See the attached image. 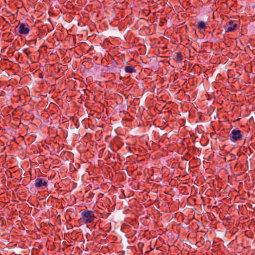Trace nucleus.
Segmentation results:
<instances>
[{"mask_svg":"<svg viewBox=\"0 0 255 255\" xmlns=\"http://www.w3.org/2000/svg\"><path fill=\"white\" fill-rule=\"evenodd\" d=\"M82 219L86 223H92L94 219L95 216L91 211L85 210L81 213Z\"/></svg>","mask_w":255,"mask_h":255,"instance_id":"f257e3e1","label":"nucleus"},{"mask_svg":"<svg viewBox=\"0 0 255 255\" xmlns=\"http://www.w3.org/2000/svg\"><path fill=\"white\" fill-rule=\"evenodd\" d=\"M229 137L232 141L236 142L242 139L243 136L240 130L234 129L231 131Z\"/></svg>","mask_w":255,"mask_h":255,"instance_id":"f03ea898","label":"nucleus"},{"mask_svg":"<svg viewBox=\"0 0 255 255\" xmlns=\"http://www.w3.org/2000/svg\"><path fill=\"white\" fill-rule=\"evenodd\" d=\"M18 28V32L20 34L27 35L30 31L29 26L26 23H19Z\"/></svg>","mask_w":255,"mask_h":255,"instance_id":"7ed1b4c3","label":"nucleus"},{"mask_svg":"<svg viewBox=\"0 0 255 255\" xmlns=\"http://www.w3.org/2000/svg\"><path fill=\"white\" fill-rule=\"evenodd\" d=\"M237 24L233 20H230L225 26L224 29L226 32H232L235 30L237 27Z\"/></svg>","mask_w":255,"mask_h":255,"instance_id":"20e7f679","label":"nucleus"},{"mask_svg":"<svg viewBox=\"0 0 255 255\" xmlns=\"http://www.w3.org/2000/svg\"><path fill=\"white\" fill-rule=\"evenodd\" d=\"M47 185V182L45 181H43L41 178H36L35 181V186L37 188L41 187L42 186H44L46 187Z\"/></svg>","mask_w":255,"mask_h":255,"instance_id":"39448f33","label":"nucleus"},{"mask_svg":"<svg viewBox=\"0 0 255 255\" xmlns=\"http://www.w3.org/2000/svg\"><path fill=\"white\" fill-rule=\"evenodd\" d=\"M174 59L177 63H181L183 59V55L181 52H176L174 55Z\"/></svg>","mask_w":255,"mask_h":255,"instance_id":"423d86ee","label":"nucleus"},{"mask_svg":"<svg viewBox=\"0 0 255 255\" xmlns=\"http://www.w3.org/2000/svg\"><path fill=\"white\" fill-rule=\"evenodd\" d=\"M197 27L200 30H204L207 27V24L203 21H200L197 23Z\"/></svg>","mask_w":255,"mask_h":255,"instance_id":"0eeeda50","label":"nucleus"},{"mask_svg":"<svg viewBox=\"0 0 255 255\" xmlns=\"http://www.w3.org/2000/svg\"><path fill=\"white\" fill-rule=\"evenodd\" d=\"M125 71L126 73H132L136 72L134 67L132 66H127L125 68Z\"/></svg>","mask_w":255,"mask_h":255,"instance_id":"6e6552de","label":"nucleus"}]
</instances>
